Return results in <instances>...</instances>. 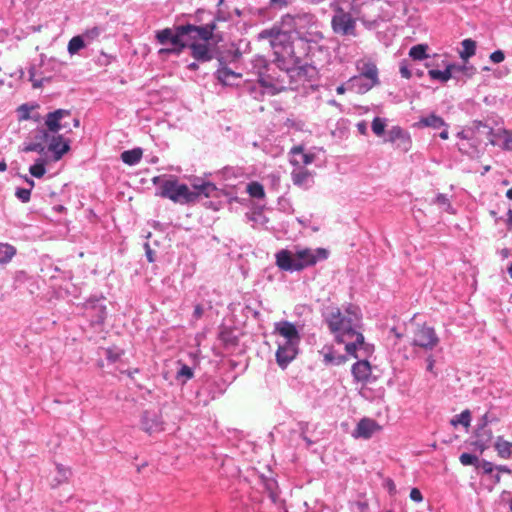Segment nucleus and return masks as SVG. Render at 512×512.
<instances>
[{
    "label": "nucleus",
    "mask_w": 512,
    "mask_h": 512,
    "mask_svg": "<svg viewBox=\"0 0 512 512\" xmlns=\"http://www.w3.org/2000/svg\"><path fill=\"white\" fill-rule=\"evenodd\" d=\"M57 470H58V473L60 474V478L58 479V483L64 481V480H67L68 477L70 476L71 472L69 469L63 467L62 465L58 464L57 465Z\"/></svg>",
    "instance_id": "69168bd1"
},
{
    "label": "nucleus",
    "mask_w": 512,
    "mask_h": 512,
    "mask_svg": "<svg viewBox=\"0 0 512 512\" xmlns=\"http://www.w3.org/2000/svg\"><path fill=\"white\" fill-rule=\"evenodd\" d=\"M258 39L269 40L278 67H285L284 64L289 63L290 56L294 53V35L289 29L284 30L274 25L272 28L262 30L258 34Z\"/></svg>",
    "instance_id": "7ed1b4c3"
},
{
    "label": "nucleus",
    "mask_w": 512,
    "mask_h": 512,
    "mask_svg": "<svg viewBox=\"0 0 512 512\" xmlns=\"http://www.w3.org/2000/svg\"><path fill=\"white\" fill-rule=\"evenodd\" d=\"M320 354L323 356V363L326 366H339L348 360L347 355L336 353L332 346H324Z\"/></svg>",
    "instance_id": "cd10ccee"
},
{
    "label": "nucleus",
    "mask_w": 512,
    "mask_h": 512,
    "mask_svg": "<svg viewBox=\"0 0 512 512\" xmlns=\"http://www.w3.org/2000/svg\"><path fill=\"white\" fill-rule=\"evenodd\" d=\"M489 58L494 63H501L505 59V54L502 50H496L490 54Z\"/></svg>",
    "instance_id": "0e129e2a"
},
{
    "label": "nucleus",
    "mask_w": 512,
    "mask_h": 512,
    "mask_svg": "<svg viewBox=\"0 0 512 512\" xmlns=\"http://www.w3.org/2000/svg\"><path fill=\"white\" fill-rule=\"evenodd\" d=\"M427 49H428V45L417 44L410 48L409 56L413 60H418V61L424 60V59L428 58Z\"/></svg>",
    "instance_id": "37998d69"
},
{
    "label": "nucleus",
    "mask_w": 512,
    "mask_h": 512,
    "mask_svg": "<svg viewBox=\"0 0 512 512\" xmlns=\"http://www.w3.org/2000/svg\"><path fill=\"white\" fill-rule=\"evenodd\" d=\"M45 150H46V147L45 146H41V143H36V142H30V143H25L23 145V147L21 148V151L23 152H37L39 154H44L45 153Z\"/></svg>",
    "instance_id": "6e6d98bb"
},
{
    "label": "nucleus",
    "mask_w": 512,
    "mask_h": 512,
    "mask_svg": "<svg viewBox=\"0 0 512 512\" xmlns=\"http://www.w3.org/2000/svg\"><path fill=\"white\" fill-rule=\"evenodd\" d=\"M292 0H269V7L275 10H281L288 7Z\"/></svg>",
    "instance_id": "e2e57ef3"
},
{
    "label": "nucleus",
    "mask_w": 512,
    "mask_h": 512,
    "mask_svg": "<svg viewBox=\"0 0 512 512\" xmlns=\"http://www.w3.org/2000/svg\"><path fill=\"white\" fill-rule=\"evenodd\" d=\"M284 66L286 67L279 68L287 73L290 78V83H297L299 81L310 82L317 74L316 68L308 63H285Z\"/></svg>",
    "instance_id": "9d476101"
},
{
    "label": "nucleus",
    "mask_w": 512,
    "mask_h": 512,
    "mask_svg": "<svg viewBox=\"0 0 512 512\" xmlns=\"http://www.w3.org/2000/svg\"><path fill=\"white\" fill-rule=\"evenodd\" d=\"M241 56L239 48L232 43L228 46H217L215 59L218 63L217 66H223L236 63Z\"/></svg>",
    "instance_id": "a211bd4d"
},
{
    "label": "nucleus",
    "mask_w": 512,
    "mask_h": 512,
    "mask_svg": "<svg viewBox=\"0 0 512 512\" xmlns=\"http://www.w3.org/2000/svg\"><path fill=\"white\" fill-rule=\"evenodd\" d=\"M450 67H452L453 71V77L454 79H457V80H460L461 78V75H466L467 77H471L475 74V67L473 66H467L465 64L463 65H460V64H455V63H450L449 64Z\"/></svg>",
    "instance_id": "58836bf2"
},
{
    "label": "nucleus",
    "mask_w": 512,
    "mask_h": 512,
    "mask_svg": "<svg viewBox=\"0 0 512 512\" xmlns=\"http://www.w3.org/2000/svg\"><path fill=\"white\" fill-rule=\"evenodd\" d=\"M152 183L158 187L155 195L166 198L174 203L189 205L198 202L202 197H219L221 190L212 182L193 184L191 190L188 185L181 183L177 177L169 175L155 176Z\"/></svg>",
    "instance_id": "f257e3e1"
},
{
    "label": "nucleus",
    "mask_w": 512,
    "mask_h": 512,
    "mask_svg": "<svg viewBox=\"0 0 512 512\" xmlns=\"http://www.w3.org/2000/svg\"><path fill=\"white\" fill-rule=\"evenodd\" d=\"M105 297L92 296L83 303V315L91 326H102L107 317Z\"/></svg>",
    "instance_id": "39448f33"
},
{
    "label": "nucleus",
    "mask_w": 512,
    "mask_h": 512,
    "mask_svg": "<svg viewBox=\"0 0 512 512\" xmlns=\"http://www.w3.org/2000/svg\"><path fill=\"white\" fill-rule=\"evenodd\" d=\"M434 204H437L445 209L449 213H454V209L450 203V200L446 194L439 193L433 200Z\"/></svg>",
    "instance_id": "603ef678"
},
{
    "label": "nucleus",
    "mask_w": 512,
    "mask_h": 512,
    "mask_svg": "<svg viewBox=\"0 0 512 512\" xmlns=\"http://www.w3.org/2000/svg\"><path fill=\"white\" fill-rule=\"evenodd\" d=\"M274 333L285 339V343L300 344L301 334L297 326L289 321L282 320L274 324Z\"/></svg>",
    "instance_id": "f3484780"
},
{
    "label": "nucleus",
    "mask_w": 512,
    "mask_h": 512,
    "mask_svg": "<svg viewBox=\"0 0 512 512\" xmlns=\"http://www.w3.org/2000/svg\"><path fill=\"white\" fill-rule=\"evenodd\" d=\"M386 120L384 118L375 117L372 121V131L377 136H382L385 133Z\"/></svg>",
    "instance_id": "864d4df0"
},
{
    "label": "nucleus",
    "mask_w": 512,
    "mask_h": 512,
    "mask_svg": "<svg viewBox=\"0 0 512 512\" xmlns=\"http://www.w3.org/2000/svg\"><path fill=\"white\" fill-rule=\"evenodd\" d=\"M183 33H185V39L188 43L195 42H207L214 38V32L217 28L215 21H211L205 25L197 26L194 24H183Z\"/></svg>",
    "instance_id": "6e6552de"
},
{
    "label": "nucleus",
    "mask_w": 512,
    "mask_h": 512,
    "mask_svg": "<svg viewBox=\"0 0 512 512\" xmlns=\"http://www.w3.org/2000/svg\"><path fill=\"white\" fill-rule=\"evenodd\" d=\"M182 29V25L174 27V34L169 40V44L172 47V55L179 56L189 45L188 41L185 39L186 36Z\"/></svg>",
    "instance_id": "393cba45"
},
{
    "label": "nucleus",
    "mask_w": 512,
    "mask_h": 512,
    "mask_svg": "<svg viewBox=\"0 0 512 512\" xmlns=\"http://www.w3.org/2000/svg\"><path fill=\"white\" fill-rule=\"evenodd\" d=\"M365 3V0H331L330 8L333 11H350L357 16Z\"/></svg>",
    "instance_id": "b1692460"
},
{
    "label": "nucleus",
    "mask_w": 512,
    "mask_h": 512,
    "mask_svg": "<svg viewBox=\"0 0 512 512\" xmlns=\"http://www.w3.org/2000/svg\"><path fill=\"white\" fill-rule=\"evenodd\" d=\"M345 350L347 352V356H353L354 358H358L356 353L357 349L364 345V336L362 333L357 332L353 335V338H346Z\"/></svg>",
    "instance_id": "72a5a7b5"
},
{
    "label": "nucleus",
    "mask_w": 512,
    "mask_h": 512,
    "mask_svg": "<svg viewBox=\"0 0 512 512\" xmlns=\"http://www.w3.org/2000/svg\"><path fill=\"white\" fill-rule=\"evenodd\" d=\"M276 265L282 271L298 272L303 270V265L296 262L295 254L287 249L278 251L275 255Z\"/></svg>",
    "instance_id": "6ab92c4d"
},
{
    "label": "nucleus",
    "mask_w": 512,
    "mask_h": 512,
    "mask_svg": "<svg viewBox=\"0 0 512 512\" xmlns=\"http://www.w3.org/2000/svg\"><path fill=\"white\" fill-rule=\"evenodd\" d=\"M294 53L291 54L289 63L300 64L305 58H312L316 50H321L320 43L313 44L308 42L304 37L294 36L293 41Z\"/></svg>",
    "instance_id": "9b49d317"
},
{
    "label": "nucleus",
    "mask_w": 512,
    "mask_h": 512,
    "mask_svg": "<svg viewBox=\"0 0 512 512\" xmlns=\"http://www.w3.org/2000/svg\"><path fill=\"white\" fill-rule=\"evenodd\" d=\"M245 217L248 221H252L254 223L253 227L259 225L265 229H269V218L263 214L262 206H255L251 212H247L245 214Z\"/></svg>",
    "instance_id": "473e14b6"
},
{
    "label": "nucleus",
    "mask_w": 512,
    "mask_h": 512,
    "mask_svg": "<svg viewBox=\"0 0 512 512\" xmlns=\"http://www.w3.org/2000/svg\"><path fill=\"white\" fill-rule=\"evenodd\" d=\"M322 316L338 343H345L346 338H353V335L358 332L354 320L343 315L340 308L336 306H327Z\"/></svg>",
    "instance_id": "20e7f679"
},
{
    "label": "nucleus",
    "mask_w": 512,
    "mask_h": 512,
    "mask_svg": "<svg viewBox=\"0 0 512 512\" xmlns=\"http://www.w3.org/2000/svg\"><path fill=\"white\" fill-rule=\"evenodd\" d=\"M453 69L448 64L444 70H437V69H429L428 75L432 80H437L441 83H446L453 77V73L451 70Z\"/></svg>",
    "instance_id": "4c0bfd02"
},
{
    "label": "nucleus",
    "mask_w": 512,
    "mask_h": 512,
    "mask_svg": "<svg viewBox=\"0 0 512 512\" xmlns=\"http://www.w3.org/2000/svg\"><path fill=\"white\" fill-rule=\"evenodd\" d=\"M16 248L8 243H0V264H7L16 255Z\"/></svg>",
    "instance_id": "ea45409f"
},
{
    "label": "nucleus",
    "mask_w": 512,
    "mask_h": 512,
    "mask_svg": "<svg viewBox=\"0 0 512 512\" xmlns=\"http://www.w3.org/2000/svg\"><path fill=\"white\" fill-rule=\"evenodd\" d=\"M142 155L143 150L140 147H137L131 150L123 151L121 153V160L129 166H134L141 161Z\"/></svg>",
    "instance_id": "c9c22d12"
},
{
    "label": "nucleus",
    "mask_w": 512,
    "mask_h": 512,
    "mask_svg": "<svg viewBox=\"0 0 512 512\" xmlns=\"http://www.w3.org/2000/svg\"><path fill=\"white\" fill-rule=\"evenodd\" d=\"M494 448L498 456L502 459H509L512 456V442L505 440L502 436H498L494 444Z\"/></svg>",
    "instance_id": "e433bc0d"
},
{
    "label": "nucleus",
    "mask_w": 512,
    "mask_h": 512,
    "mask_svg": "<svg viewBox=\"0 0 512 512\" xmlns=\"http://www.w3.org/2000/svg\"><path fill=\"white\" fill-rule=\"evenodd\" d=\"M144 249L148 262L153 263L155 261V251L150 247L148 242L144 244Z\"/></svg>",
    "instance_id": "338daca9"
},
{
    "label": "nucleus",
    "mask_w": 512,
    "mask_h": 512,
    "mask_svg": "<svg viewBox=\"0 0 512 512\" xmlns=\"http://www.w3.org/2000/svg\"><path fill=\"white\" fill-rule=\"evenodd\" d=\"M470 421H471V413L468 409L462 411L460 414L454 416L451 421H450V424L454 427H456L457 425L461 424L465 427H468L470 425Z\"/></svg>",
    "instance_id": "de8ad7c7"
},
{
    "label": "nucleus",
    "mask_w": 512,
    "mask_h": 512,
    "mask_svg": "<svg viewBox=\"0 0 512 512\" xmlns=\"http://www.w3.org/2000/svg\"><path fill=\"white\" fill-rule=\"evenodd\" d=\"M229 65L217 66L216 71L214 72L215 78L223 85L232 86L236 80L241 78V74L235 72Z\"/></svg>",
    "instance_id": "a878e982"
},
{
    "label": "nucleus",
    "mask_w": 512,
    "mask_h": 512,
    "mask_svg": "<svg viewBox=\"0 0 512 512\" xmlns=\"http://www.w3.org/2000/svg\"><path fill=\"white\" fill-rule=\"evenodd\" d=\"M292 158L290 163L295 166L308 165L314 161L315 156L313 154L304 153L302 146H294L290 150Z\"/></svg>",
    "instance_id": "2f4dec72"
},
{
    "label": "nucleus",
    "mask_w": 512,
    "mask_h": 512,
    "mask_svg": "<svg viewBox=\"0 0 512 512\" xmlns=\"http://www.w3.org/2000/svg\"><path fill=\"white\" fill-rule=\"evenodd\" d=\"M380 426L378 423L370 418H362L353 431L352 435L355 438L369 439L373 433L378 430Z\"/></svg>",
    "instance_id": "5701e85b"
},
{
    "label": "nucleus",
    "mask_w": 512,
    "mask_h": 512,
    "mask_svg": "<svg viewBox=\"0 0 512 512\" xmlns=\"http://www.w3.org/2000/svg\"><path fill=\"white\" fill-rule=\"evenodd\" d=\"M281 27L289 29L294 36L304 37L313 44H319L324 36L319 30V22L315 15L302 12L297 14H286L281 18Z\"/></svg>",
    "instance_id": "f03ea898"
},
{
    "label": "nucleus",
    "mask_w": 512,
    "mask_h": 512,
    "mask_svg": "<svg viewBox=\"0 0 512 512\" xmlns=\"http://www.w3.org/2000/svg\"><path fill=\"white\" fill-rule=\"evenodd\" d=\"M291 180L295 186L304 190H308L314 185L313 173L303 167L291 172Z\"/></svg>",
    "instance_id": "4be33fe9"
},
{
    "label": "nucleus",
    "mask_w": 512,
    "mask_h": 512,
    "mask_svg": "<svg viewBox=\"0 0 512 512\" xmlns=\"http://www.w3.org/2000/svg\"><path fill=\"white\" fill-rule=\"evenodd\" d=\"M399 72L401 74V77L406 78V79H410L413 74L412 68H410L408 66V63L406 60H402L400 62Z\"/></svg>",
    "instance_id": "680f3d73"
},
{
    "label": "nucleus",
    "mask_w": 512,
    "mask_h": 512,
    "mask_svg": "<svg viewBox=\"0 0 512 512\" xmlns=\"http://www.w3.org/2000/svg\"><path fill=\"white\" fill-rule=\"evenodd\" d=\"M331 19V26L334 33L341 36L356 37V19L354 13L350 11H334Z\"/></svg>",
    "instance_id": "0eeeda50"
},
{
    "label": "nucleus",
    "mask_w": 512,
    "mask_h": 512,
    "mask_svg": "<svg viewBox=\"0 0 512 512\" xmlns=\"http://www.w3.org/2000/svg\"><path fill=\"white\" fill-rule=\"evenodd\" d=\"M46 161L43 158H38L35 163L30 166L29 172L33 177L41 178L46 173Z\"/></svg>",
    "instance_id": "09e8293b"
},
{
    "label": "nucleus",
    "mask_w": 512,
    "mask_h": 512,
    "mask_svg": "<svg viewBox=\"0 0 512 512\" xmlns=\"http://www.w3.org/2000/svg\"><path fill=\"white\" fill-rule=\"evenodd\" d=\"M218 340L227 350L234 349L239 344V337L236 335L235 330L226 326L221 327Z\"/></svg>",
    "instance_id": "c85d7f7f"
},
{
    "label": "nucleus",
    "mask_w": 512,
    "mask_h": 512,
    "mask_svg": "<svg viewBox=\"0 0 512 512\" xmlns=\"http://www.w3.org/2000/svg\"><path fill=\"white\" fill-rule=\"evenodd\" d=\"M426 370L430 373H432L434 376H437L438 373L437 371L434 370V365H435V359L433 357V355H429L427 358H426Z\"/></svg>",
    "instance_id": "774afa93"
},
{
    "label": "nucleus",
    "mask_w": 512,
    "mask_h": 512,
    "mask_svg": "<svg viewBox=\"0 0 512 512\" xmlns=\"http://www.w3.org/2000/svg\"><path fill=\"white\" fill-rule=\"evenodd\" d=\"M459 461L463 466H474L476 468L479 463V458L474 454L462 453L459 457Z\"/></svg>",
    "instance_id": "5fc2aeb1"
},
{
    "label": "nucleus",
    "mask_w": 512,
    "mask_h": 512,
    "mask_svg": "<svg viewBox=\"0 0 512 512\" xmlns=\"http://www.w3.org/2000/svg\"><path fill=\"white\" fill-rule=\"evenodd\" d=\"M31 188H17L15 196L22 202L27 203L31 198Z\"/></svg>",
    "instance_id": "13d9d810"
},
{
    "label": "nucleus",
    "mask_w": 512,
    "mask_h": 512,
    "mask_svg": "<svg viewBox=\"0 0 512 512\" xmlns=\"http://www.w3.org/2000/svg\"><path fill=\"white\" fill-rule=\"evenodd\" d=\"M86 46V42L84 41L82 35H77L70 39L67 50L69 54L74 55Z\"/></svg>",
    "instance_id": "c03bdc74"
},
{
    "label": "nucleus",
    "mask_w": 512,
    "mask_h": 512,
    "mask_svg": "<svg viewBox=\"0 0 512 512\" xmlns=\"http://www.w3.org/2000/svg\"><path fill=\"white\" fill-rule=\"evenodd\" d=\"M178 364L180 365V368L176 373V380H178L182 384H185L188 380L193 378V369L187 364L181 363L180 361L178 362Z\"/></svg>",
    "instance_id": "79ce46f5"
},
{
    "label": "nucleus",
    "mask_w": 512,
    "mask_h": 512,
    "mask_svg": "<svg viewBox=\"0 0 512 512\" xmlns=\"http://www.w3.org/2000/svg\"><path fill=\"white\" fill-rule=\"evenodd\" d=\"M329 252L325 248H317L315 250L310 248L298 249L295 252L296 262L303 265V269L315 265L319 260L328 258Z\"/></svg>",
    "instance_id": "ddd939ff"
},
{
    "label": "nucleus",
    "mask_w": 512,
    "mask_h": 512,
    "mask_svg": "<svg viewBox=\"0 0 512 512\" xmlns=\"http://www.w3.org/2000/svg\"><path fill=\"white\" fill-rule=\"evenodd\" d=\"M28 73H29V78H30V81L32 82V85L34 88H40L43 86L44 82L45 81H49L50 78H40V79H36L35 78V75H36V70H35V67H31L29 70H28Z\"/></svg>",
    "instance_id": "4d7b16f0"
},
{
    "label": "nucleus",
    "mask_w": 512,
    "mask_h": 512,
    "mask_svg": "<svg viewBox=\"0 0 512 512\" xmlns=\"http://www.w3.org/2000/svg\"><path fill=\"white\" fill-rule=\"evenodd\" d=\"M103 31L104 29L102 27L94 26L86 29L81 35L84 38L86 45H90L92 42L99 38Z\"/></svg>",
    "instance_id": "a18cd8bd"
},
{
    "label": "nucleus",
    "mask_w": 512,
    "mask_h": 512,
    "mask_svg": "<svg viewBox=\"0 0 512 512\" xmlns=\"http://www.w3.org/2000/svg\"><path fill=\"white\" fill-rule=\"evenodd\" d=\"M351 373L355 381L367 383L371 377V365L367 360H359L352 365Z\"/></svg>",
    "instance_id": "bb28decb"
},
{
    "label": "nucleus",
    "mask_w": 512,
    "mask_h": 512,
    "mask_svg": "<svg viewBox=\"0 0 512 512\" xmlns=\"http://www.w3.org/2000/svg\"><path fill=\"white\" fill-rule=\"evenodd\" d=\"M300 344L279 343L275 353L276 363L281 369H286L288 365L297 357L300 352Z\"/></svg>",
    "instance_id": "dca6fc26"
},
{
    "label": "nucleus",
    "mask_w": 512,
    "mask_h": 512,
    "mask_svg": "<svg viewBox=\"0 0 512 512\" xmlns=\"http://www.w3.org/2000/svg\"><path fill=\"white\" fill-rule=\"evenodd\" d=\"M67 117H71L70 110L56 109L45 116V125L51 133L57 134L62 129H69V123L65 121Z\"/></svg>",
    "instance_id": "2eb2a0df"
},
{
    "label": "nucleus",
    "mask_w": 512,
    "mask_h": 512,
    "mask_svg": "<svg viewBox=\"0 0 512 512\" xmlns=\"http://www.w3.org/2000/svg\"><path fill=\"white\" fill-rule=\"evenodd\" d=\"M476 468H481L484 474H492V472L495 470V465L490 461L482 459L479 460L478 466Z\"/></svg>",
    "instance_id": "052dcab7"
},
{
    "label": "nucleus",
    "mask_w": 512,
    "mask_h": 512,
    "mask_svg": "<svg viewBox=\"0 0 512 512\" xmlns=\"http://www.w3.org/2000/svg\"><path fill=\"white\" fill-rule=\"evenodd\" d=\"M247 192L253 198L262 199L265 197L264 187L257 181H253L247 185Z\"/></svg>",
    "instance_id": "49530a36"
},
{
    "label": "nucleus",
    "mask_w": 512,
    "mask_h": 512,
    "mask_svg": "<svg viewBox=\"0 0 512 512\" xmlns=\"http://www.w3.org/2000/svg\"><path fill=\"white\" fill-rule=\"evenodd\" d=\"M463 50L460 52V57L463 60H468L470 57L475 55L476 52V42L470 38L464 39L462 41Z\"/></svg>",
    "instance_id": "a19ab883"
},
{
    "label": "nucleus",
    "mask_w": 512,
    "mask_h": 512,
    "mask_svg": "<svg viewBox=\"0 0 512 512\" xmlns=\"http://www.w3.org/2000/svg\"><path fill=\"white\" fill-rule=\"evenodd\" d=\"M226 388L227 386L224 380L207 377L196 391V397L199 403L208 405L210 401L224 394Z\"/></svg>",
    "instance_id": "423d86ee"
},
{
    "label": "nucleus",
    "mask_w": 512,
    "mask_h": 512,
    "mask_svg": "<svg viewBox=\"0 0 512 512\" xmlns=\"http://www.w3.org/2000/svg\"><path fill=\"white\" fill-rule=\"evenodd\" d=\"M32 106L25 103L19 106L17 109L19 120H29L31 118L30 112L32 110Z\"/></svg>",
    "instance_id": "bf43d9fd"
},
{
    "label": "nucleus",
    "mask_w": 512,
    "mask_h": 512,
    "mask_svg": "<svg viewBox=\"0 0 512 512\" xmlns=\"http://www.w3.org/2000/svg\"><path fill=\"white\" fill-rule=\"evenodd\" d=\"M174 34V28H164L162 30L156 31L155 38L157 42L163 46L169 44V40Z\"/></svg>",
    "instance_id": "3c124183"
},
{
    "label": "nucleus",
    "mask_w": 512,
    "mask_h": 512,
    "mask_svg": "<svg viewBox=\"0 0 512 512\" xmlns=\"http://www.w3.org/2000/svg\"><path fill=\"white\" fill-rule=\"evenodd\" d=\"M141 428L148 434L162 431L163 421L160 413L153 410H145L141 415Z\"/></svg>",
    "instance_id": "aec40b11"
},
{
    "label": "nucleus",
    "mask_w": 512,
    "mask_h": 512,
    "mask_svg": "<svg viewBox=\"0 0 512 512\" xmlns=\"http://www.w3.org/2000/svg\"><path fill=\"white\" fill-rule=\"evenodd\" d=\"M439 343V338L433 327L425 324H416L413 329L412 346L425 350H432Z\"/></svg>",
    "instance_id": "1a4fd4ad"
},
{
    "label": "nucleus",
    "mask_w": 512,
    "mask_h": 512,
    "mask_svg": "<svg viewBox=\"0 0 512 512\" xmlns=\"http://www.w3.org/2000/svg\"><path fill=\"white\" fill-rule=\"evenodd\" d=\"M474 434L476 440L473 442V445L480 451V453H482L489 447L493 437L492 431L487 427H477Z\"/></svg>",
    "instance_id": "c756f323"
},
{
    "label": "nucleus",
    "mask_w": 512,
    "mask_h": 512,
    "mask_svg": "<svg viewBox=\"0 0 512 512\" xmlns=\"http://www.w3.org/2000/svg\"><path fill=\"white\" fill-rule=\"evenodd\" d=\"M190 49L191 56L199 63H206L213 59L216 56L217 45L212 44L210 41L207 42H193L189 43L188 47Z\"/></svg>",
    "instance_id": "f8f14e48"
},
{
    "label": "nucleus",
    "mask_w": 512,
    "mask_h": 512,
    "mask_svg": "<svg viewBox=\"0 0 512 512\" xmlns=\"http://www.w3.org/2000/svg\"><path fill=\"white\" fill-rule=\"evenodd\" d=\"M47 150L53 154V159L58 161L70 150V140L58 133H52Z\"/></svg>",
    "instance_id": "412c9836"
},
{
    "label": "nucleus",
    "mask_w": 512,
    "mask_h": 512,
    "mask_svg": "<svg viewBox=\"0 0 512 512\" xmlns=\"http://www.w3.org/2000/svg\"><path fill=\"white\" fill-rule=\"evenodd\" d=\"M418 125L421 127H430L433 129H440L443 127H448V124L444 121V119L435 113H431L425 117H421Z\"/></svg>",
    "instance_id": "f704fd0d"
},
{
    "label": "nucleus",
    "mask_w": 512,
    "mask_h": 512,
    "mask_svg": "<svg viewBox=\"0 0 512 512\" xmlns=\"http://www.w3.org/2000/svg\"><path fill=\"white\" fill-rule=\"evenodd\" d=\"M384 141L393 144L395 148L402 152H408L412 146L409 132L400 126L391 127V129L388 130Z\"/></svg>",
    "instance_id": "4468645a"
},
{
    "label": "nucleus",
    "mask_w": 512,
    "mask_h": 512,
    "mask_svg": "<svg viewBox=\"0 0 512 512\" xmlns=\"http://www.w3.org/2000/svg\"><path fill=\"white\" fill-rule=\"evenodd\" d=\"M52 133L44 128H38L35 131H33V139L36 143H41V146H45V143H48L51 138Z\"/></svg>",
    "instance_id": "8fccbe9b"
},
{
    "label": "nucleus",
    "mask_w": 512,
    "mask_h": 512,
    "mask_svg": "<svg viewBox=\"0 0 512 512\" xmlns=\"http://www.w3.org/2000/svg\"><path fill=\"white\" fill-rule=\"evenodd\" d=\"M360 71V76L357 81H361L363 79L372 80L371 85H379V77H378V68L373 62H364L362 66H358Z\"/></svg>",
    "instance_id": "7c9ffc66"
}]
</instances>
